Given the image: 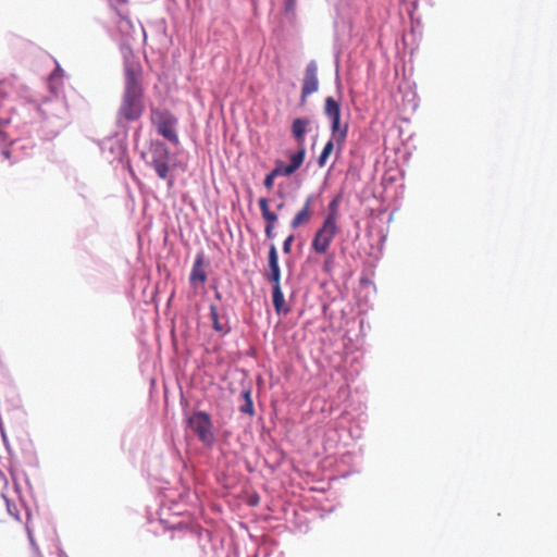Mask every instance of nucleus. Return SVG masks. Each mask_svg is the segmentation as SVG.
Instances as JSON below:
<instances>
[{"label": "nucleus", "instance_id": "b1692460", "mask_svg": "<svg viewBox=\"0 0 557 557\" xmlns=\"http://www.w3.org/2000/svg\"><path fill=\"white\" fill-rule=\"evenodd\" d=\"M284 208V202H281L278 206H277V210H282Z\"/></svg>", "mask_w": 557, "mask_h": 557}, {"label": "nucleus", "instance_id": "f257e3e1", "mask_svg": "<svg viewBox=\"0 0 557 557\" xmlns=\"http://www.w3.org/2000/svg\"><path fill=\"white\" fill-rule=\"evenodd\" d=\"M143 66L139 62H127L124 67V89L116 112L119 125L140 120L145 112Z\"/></svg>", "mask_w": 557, "mask_h": 557}, {"label": "nucleus", "instance_id": "4468645a", "mask_svg": "<svg viewBox=\"0 0 557 557\" xmlns=\"http://www.w3.org/2000/svg\"><path fill=\"white\" fill-rule=\"evenodd\" d=\"M272 301L277 314L289 312V308L285 304L281 285L272 286Z\"/></svg>", "mask_w": 557, "mask_h": 557}, {"label": "nucleus", "instance_id": "f03ea898", "mask_svg": "<svg viewBox=\"0 0 557 557\" xmlns=\"http://www.w3.org/2000/svg\"><path fill=\"white\" fill-rule=\"evenodd\" d=\"M341 113L339 103L333 97H327L324 104V114L331 121L332 137L337 145L338 151L344 147L349 128L347 123L342 124Z\"/></svg>", "mask_w": 557, "mask_h": 557}, {"label": "nucleus", "instance_id": "aec40b11", "mask_svg": "<svg viewBox=\"0 0 557 557\" xmlns=\"http://www.w3.org/2000/svg\"><path fill=\"white\" fill-rule=\"evenodd\" d=\"M295 237L294 235H289L283 243V251L285 253H289L290 250H292V245H293V242H294Z\"/></svg>", "mask_w": 557, "mask_h": 557}, {"label": "nucleus", "instance_id": "9b49d317", "mask_svg": "<svg viewBox=\"0 0 557 557\" xmlns=\"http://www.w3.org/2000/svg\"><path fill=\"white\" fill-rule=\"evenodd\" d=\"M310 125V120L307 117H297L292 123V134L297 141L298 146H305V135Z\"/></svg>", "mask_w": 557, "mask_h": 557}, {"label": "nucleus", "instance_id": "20e7f679", "mask_svg": "<svg viewBox=\"0 0 557 557\" xmlns=\"http://www.w3.org/2000/svg\"><path fill=\"white\" fill-rule=\"evenodd\" d=\"M150 121L157 126L158 133L161 136L175 145L178 144L180 140L175 131L177 119L169 110L152 108Z\"/></svg>", "mask_w": 557, "mask_h": 557}, {"label": "nucleus", "instance_id": "6ab92c4d", "mask_svg": "<svg viewBox=\"0 0 557 557\" xmlns=\"http://www.w3.org/2000/svg\"><path fill=\"white\" fill-rule=\"evenodd\" d=\"M280 175H283V172L280 170V168L276 165L269 174H267L265 178H264V187L268 189V190H271L273 188V184H274V178L276 176H280Z\"/></svg>", "mask_w": 557, "mask_h": 557}, {"label": "nucleus", "instance_id": "423d86ee", "mask_svg": "<svg viewBox=\"0 0 557 557\" xmlns=\"http://www.w3.org/2000/svg\"><path fill=\"white\" fill-rule=\"evenodd\" d=\"M170 151L164 143L157 141L151 145V165L161 180L169 178Z\"/></svg>", "mask_w": 557, "mask_h": 557}, {"label": "nucleus", "instance_id": "f8f14e48", "mask_svg": "<svg viewBox=\"0 0 557 557\" xmlns=\"http://www.w3.org/2000/svg\"><path fill=\"white\" fill-rule=\"evenodd\" d=\"M189 281L191 285H196L197 283L203 284L207 281V273L203 269V258L201 255L196 257L194 262L191 273L189 276Z\"/></svg>", "mask_w": 557, "mask_h": 557}, {"label": "nucleus", "instance_id": "2eb2a0df", "mask_svg": "<svg viewBox=\"0 0 557 557\" xmlns=\"http://www.w3.org/2000/svg\"><path fill=\"white\" fill-rule=\"evenodd\" d=\"M259 208L261 210V214L265 224H271L275 226L278 215L270 210L269 200L267 198H260L258 201Z\"/></svg>", "mask_w": 557, "mask_h": 557}, {"label": "nucleus", "instance_id": "1a4fd4ad", "mask_svg": "<svg viewBox=\"0 0 557 557\" xmlns=\"http://www.w3.org/2000/svg\"><path fill=\"white\" fill-rule=\"evenodd\" d=\"M269 282L272 284V286L281 285V270L278 265V257L275 245H271L269 249Z\"/></svg>", "mask_w": 557, "mask_h": 557}, {"label": "nucleus", "instance_id": "6e6552de", "mask_svg": "<svg viewBox=\"0 0 557 557\" xmlns=\"http://www.w3.org/2000/svg\"><path fill=\"white\" fill-rule=\"evenodd\" d=\"M306 157V148L305 146H299V149L297 152L293 153L289 157V163L284 164L283 162H277V166L283 172L284 176H290L294 174L304 163Z\"/></svg>", "mask_w": 557, "mask_h": 557}, {"label": "nucleus", "instance_id": "412c9836", "mask_svg": "<svg viewBox=\"0 0 557 557\" xmlns=\"http://www.w3.org/2000/svg\"><path fill=\"white\" fill-rule=\"evenodd\" d=\"M274 227H275V226H273V225H271V224H265L264 233H265V236H267L269 239H271V238H273V237H274V233H273Z\"/></svg>", "mask_w": 557, "mask_h": 557}, {"label": "nucleus", "instance_id": "9d476101", "mask_svg": "<svg viewBox=\"0 0 557 557\" xmlns=\"http://www.w3.org/2000/svg\"><path fill=\"white\" fill-rule=\"evenodd\" d=\"M311 203H312V197L309 196L306 199L301 210L298 211L296 213V215L294 216V219L290 221V227L293 230H297L300 226L306 225L310 222V220L312 218Z\"/></svg>", "mask_w": 557, "mask_h": 557}, {"label": "nucleus", "instance_id": "39448f33", "mask_svg": "<svg viewBox=\"0 0 557 557\" xmlns=\"http://www.w3.org/2000/svg\"><path fill=\"white\" fill-rule=\"evenodd\" d=\"M187 422L203 445L211 446L213 444V424L210 416L206 411L195 412L191 417L188 418Z\"/></svg>", "mask_w": 557, "mask_h": 557}, {"label": "nucleus", "instance_id": "5701e85b", "mask_svg": "<svg viewBox=\"0 0 557 557\" xmlns=\"http://www.w3.org/2000/svg\"><path fill=\"white\" fill-rule=\"evenodd\" d=\"M335 208H336V202H335V201H332V202L330 203V209L332 210L331 212H335V213H336V209H335Z\"/></svg>", "mask_w": 557, "mask_h": 557}, {"label": "nucleus", "instance_id": "7ed1b4c3", "mask_svg": "<svg viewBox=\"0 0 557 557\" xmlns=\"http://www.w3.org/2000/svg\"><path fill=\"white\" fill-rule=\"evenodd\" d=\"M337 231V214L335 212H330L324 219L322 225L317 230L311 243V248L317 253H325L335 238Z\"/></svg>", "mask_w": 557, "mask_h": 557}, {"label": "nucleus", "instance_id": "a211bd4d", "mask_svg": "<svg viewBox=\"0 0 557 557\" xmlns=\"http://www.w3.org/2000/svg\"><path fill=\"white\" fill-rule=\"evenodd\" d=\"M335 144V140L332 138L324 145L322 152L318 158V165L320 168L325 166L327 159L330 158L331 153L334 150Z\"/></svg>", "mask_w": 557, "mask_h": 557}, {"label": "nucleus", "instance_id": "4be33fe9", "mask_svg": "<svg viewBox=\"0 0 557 557\" xmlns=\"http://www.w3.org/2000/svg\"><path fill=\"white\" fill-rule=\"evenodd\" d=\"M1 154L5 158V159H9L11 157V151L9 149H3L1 151Z\"/></svg>", "mask_w": 557, "mask_h": 557}, {"label": "nucleus", "instance_id": "0eeeda50", "mask_svg": "<svg viewBox=\"0 0 557 557\" xmlns=\"http://www.w3.org/2000/svg\"><path fill=\"white\" fill-rule=\"evenodd\" d=\"M319 89V79H318V65L315 61H310L305 70V76L302 81L301 96L300 102L301 104H306L307 97L313 92H317Z\"/></svg>", "mask_w": 557, "mask_h": 557}, {"label": "nucleus", "instance_id": "ddd939ff", "mask_svg": "<svg viewBox=\"0 0 557 557\" xmlns=\"http://www.w3.org/2000/svg\"><path fill=\"white\" fill-rule=\"evenodd\" d=\"M210 319L212 321L213 329L220 334H227L231 331L228 322L219 315L218 307L215 305L210 306Z\"/></svg>", "mask_w": 557, "mask_h": 557}, {"label": "nucleus", "instance_id": "f3484780", "mask_svg": "<svg viewBox=\"0 0 557 557\" xmlns=\"http://www.w3.org/2000/svg\"><path fill=\"white\" fill-rule=\"evenodd\" d=\"M242 397L244 399V404L239 407V411L248 416H253L255 409L251 398V391L249 388L244 389L242 392Z\"/></svg>", "mask_w": 557, "mask_h": 557}, {"label": "nucleus", "instance_id": "dca6fc26", "mask_svg": "<svg viewBox=\"0 0 557 557\" xmlns=\"http://www.w3.org/2000/svg\"><path fill=\"white\" fill-rule=\"evenodd\" d=\"M16 83L17 82L15 78H8L0 83V92L3 98H9L17 95Z\"/></svg>", "mask_w": 557, "mask_h": 557}]
</instances>
